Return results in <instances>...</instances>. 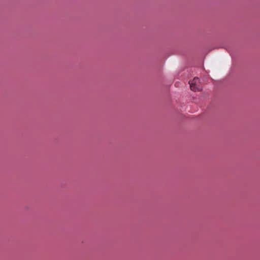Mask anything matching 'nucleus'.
Here are the masks:
<instances>
[{
  "mask_svg": "<svg viewBox=\"0 0 260 260\" xmlns=\"http://www.w3.org/2000/svg\"><path fill=\"white\" fill-rule=\"evenodd\" d=\"M189 83L191 90L195 92L201 90L202 87L200 85V79L199 78H194L193 80L189 81Z\"/></svg>",
  "mask_w": 260,
  "mask_h": 260,
  "instance_id": "1",
  "label": "nucleus"
}]
</instances>
